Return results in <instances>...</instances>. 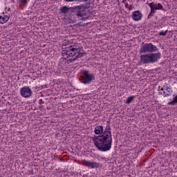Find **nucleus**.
Returning a JSON list of instances; mask_svg holds the SVG:
<instances>
[{
  "instance_id": "f257e3e1",
  "label": "nucleus",
  "mask_w": 177,
  "mask_h": 177,
  "mask_svg": "<svg viewBox=\"0 0 177 177\" xmlns=\"http://www.w3.org/2000/svg\"><path fill=\"white\" fill-rule=\"evenodd\" d=\"M95 135L91 138L94 145L100 151H109L113 145V138L111 136V127L110 124H106L105 129L102 125L96 126L94 129Z\"/></svg>"
},
{
  "instance_id": "f03ea898",
  "label": "nucleus",
  "mask_w": 177,
  "mask_h": 177,
  "mask_svg": "<svg viewBox=\"0 0 177 177\" xmlns=\"http://www.w3.org/2000/svg\"><path fill=\"white\" fill-rule=\"evenodd\" d=\"M140 53H148L140 56V63H141V64L157 63V62L161 59V53L158 52V48L151 43H142Z\"/></svg>"
},
{
  "instance_id": "7ed1b4c3",
  "label": "nucleus",
  "mask_w": 177,
  "mask_h": 177,
  "mask_svg": "<svg viewBox=\"0 0 177 177\" xmlns=\"http://www.w3.org/2000/svg\"><path fill=\"white\" fill-rule=\"evenodd\" d=\"M65 53L70 63H73L76 59H81L85 55L82 47L78 46H71Z\"/></svg>"
},
{
  "instance_id": "20e7f679",
  "label": "nucleus",
  "mask_w": 177,
  "mask_h": 177,
  "mask_svg": "<svg viewBox=\"0 0 177 177\" xmlns=\"http://www.w3.org/2000/svg\"><path fill=\"white\" fill-rule=\"evenodd\" d=\"M89 3H86V5L82 4L75 7H71L70 15L71 17H73V19H80V17L86 16V12H85V10H86V9H89Z\"/></svg>"
},
{
  "instance_id": "39448f33",
  "label": "nucleus",
  "mask_w": 177,
  "mask_h": 177,
  "mask_svg": "<svg viewBox=\"0 0 177 177\" xmlns=\"http://www.w3.org/2000/svg\"><path fill=\"white\" fill-rule=\"evenodd\" d=\"M82 75L80 77V81L82 84H84V85H89L92 82V81H95V74H89V71H82Z\"/></svg>"
},
{
  "instance_id": "423d86ee",
  "label": "nucleus",
  "mask_w": 177,
  "mask_h": 177,
  "mask_svg": "<svg viewBox=\"0 0 177 177\" xmlns=\"http://www.w3.org/2000/svg\"><path fill=\"white\" fill-rule=\"evenodd\" d=\"M20 93L22 97H30L32 95V91L30 86H25L21 88Z\"/></svg>"
},
{
  "instance_id": "0eeeda50",
  "label": "nucleus",
  "mask_w": 177,
  "mask_h": 177,
  "mask_svg": "<svg viewBox=\"0 0 177 177\" xmlns=\"http://www.w3.org/2000/svg\"><path fill=\"white\" fill-rule=\"evenodd\" d=\"M147 5L151 9V13H156V10H164L162 8V5L160 3H155L154 2L152 3H147Z\"/></svg>"
},
{
  "instance_id": "6e6552de",
  "label": "nucleus",
  "mask_w": 177,
  "mask_h": 177,
  "mask_svg": "<svg viewBox=\"0 0 177 177\" xmlns=\"http://www.w3.org/2000/svg\"><path fill=\"white\" fill-rule=\"evenodd\" d=\"M142 16V12L139 10L134 11L132 14V18L135 21H139V20H141Z\"/></svg>"
},
{
  "instance_id": "1a4fd4ad",
  "label": "nucleus",
  "mask_w": 177,
  "mask_h": 177,
  "mask_svg": "<svg viewBox=\"0 0 177 177\" xmlns=\"http://www.w3.org/2000/svg\"><path fill=\"white\" fill-rule=\"evenodd\" d=\"M84 165H86V167H91V168H99V163L96 162L84 160Z\"/></svg>"
},
{
  "instance_id": "9d476101",
  "label": "nucleus",
  "mask_w": 177,
  "mask_h": 177,
  "mask_svg": "<svg viewBox=\"0 0 177 177\" xmlns=\"http://www.w3.org/2000/svg\"><path fill=\"white\" fill-rule=\"evenodd\" d=\"M60 12L61 13H63V15H67L68 12H69V15H71V7H68L67 6H64L60 8Z\"/></svg>"
},
{
  "instance_id": "9b49d317",
  "label": "nucleus",
  "mask_w": 177,
  "mask_h": 177,
  "mask_svg": "<svg viewBox=\"0 0 177 177\" xmlns=\"http://www.w3.org/2000/svg\"><path fill=\"white\" fill-rule=\"evenodd\" d=\"M9 19H10V17L8 15H5L4 17L0 16V24H5V23L9 21Z\"/></svg>"
},
{
  "instance_id": "f8f14e48",
  "label": "nucleus",
  "mask_w": 177,
  "mask_h": 177,
  "mask_svg": "<svg viewBox=\"0 0 177 177\" xmlns=\"http://www.w3.org/2000/svg\"><path fill=\"white\" fill-rule=\"evenodd\" d=\"M165 89H166V92L163 91V95L165 97H167V96H171V95H172V89H171L169 86H166Z\"/></svg>"
},
{
  "instance_id": "ddd939ff",
  "label": "nucleus",
  "mask_w": 177,
  "mask_h": 177,
  "mask_svg": "<svg viewBox=\"0 0 177 177\" xmlns=\"http://www.w3.org/2000/svg\"><path fill=\"white\" fill-rule=\"evenodd\" d=\"M177 104V95L173 98L171 102L167 103L169 106H175Z\"/></svg>"
},
{
  "instance_id": "4468645a",
  "label": "nucleus",
  "mask_w": 177,
  "mask_h": 177,
  "mask_svg": "<svg viewBox=\"0 0 177 177\" xmlns=\"http://www.w3.org/2000/svg\"><path fill=\"white\" fill-rule=\"evenodd\" d=\"M134 97H135V95L129 97L125 102L126 104H129L133 100Z\"/></svg>"
},
{
  "instance_id": "2eb2a0df",
  "label": "nucleus",
  "mask_w": 177,
  "mask_h": 177,
  "mask_svg": "<svg viewBox=\"0 0 177 177\" xmlns=\"http://www.w3.org/2000/svg\"><path fill=\"white\" fill-rule=\"evenodd\" d=\"M167 32H168V30H167L165 32L161 31V32H159L158 35L165 36V35H167Z\"/></svg>"
},
{
  "instance_id": "dca6fc26",
  "label": "nucleus",
  "mask_w": 177,
  "mask_h": 177,
  "mask_svg": "<svg viewBox=\"0 0 177 177\" xmlns=\"http://www.w3.org/2000/svg\"><path fill=\"white\" fill-rule=\"evenodd\" d=\"M19 2L21 5H26V3H27V0H19Z\"/></svg>"
},
{
  "instance_id": "f3484780",
  "label": "nucleus",
  "mask_w": 177,
  "mask_h": 177,
  "mask_svg": "<svg viewBox=\"0 0 177 177\" xmlns=\"http://www.w3.org/2000/svg\"><path fill=\"white\" fill-rule=\"evenodd\" d=\"M154 12H151H151L149 14L147 19H150L151 17H152V16H153Z\"/></svg>"
},
{
  "instance_id": "a211bd4d",
  "label": "nucleus",
  "mask_w": 177,
  "mask_h": 177,
  "mask_svg": "<svg viewBox=\"0 0 177 177\" xmlns=\"http://www.w3.org/2000/svg\"><path fill=\"white\" fill-rule=\"evenodd\" d=\"M75 2H88V0H75Z\"/></svg>"
},
{
  "instance_id": "6ab92c4d",
  "label": "nucleus",
  "mask_w": 177,
  "mask_h": 177,
  "mask_svg": "<svg viewBox=\"0 0 177 177\" xmlns=\"http://www.w3.org/2000/svg\"><path fill=\"white\" fill-rule=\"evenodd\" d=\"M44 102L42 100V99H40L39 101V104H44Z\"/></svg>"
},
{
  "instance_id": "aec40b11",
  "label": "nucleus",
  "mask_w": 177,
  "mask_h": 177,
  "mask_svg": "<svg viewBox=\"0 0 177 177\" xmlns=\"http://www.w3.org/2000/svg\"><path fill=\"white\" fill-rule=\"evenodd\" d=\"M75 2V0H65V2Z\"/></svg>"
},
{
  "instance_id": "412c9836",
  "label": "nucleus",
  "mask_w": 177,
  "mask_h": 177,
  "mask_svg": "<svg viewBox=\"0 0 177 177\" xmlns=\"http://www.w3.org/2000/svg\"><path fill=\"white\" fill-rule=\"evenodd\" d=\"M129 10H132V5H130V6H129Z\"/></svg>"
},
{
  "instance_id": "4be33fe9",
  "label": "nucleus",
  "mask_w": 177,
  "mask_h": 177,
  "mask_svg": "<svg viewBox=\"0 0 177 177\" xmlns=\"http://www.w3.org/2000/svg\"><path fill=\"white\" fill-rule=\"evenodd\" d=\"M164 88H165V86H164L163 87H162V88H160V91H163V90H164Z\"/></svg>"
},
{
  "instance_id": "5701e85b",
  "label": "nucleus",
  "mask_w": 177,
  "mask_h": 177,
  "mask_svg": "<svg viewBox=\"0 0 177 177\" xmlns=\"http://www.w3.org/2000/svg\"><path fill=\"white\" fill-rule=\"evenodd\" d=\"M128 6H129V4H128V3H126V4H125V8H128Z\"/></svg>"
},
{
  "instance_id": "b1692460",
  "label": "nucleus",
  "mask_w": 177,
  "mask_h": 177,
  "mask_svg": "<svg viewBox=\"0 0 177 177\" xmlns=\"http://www.w3.org/2000/svg\"><path fill=\"white\" fill-rule=\"evenodd\" d=\"M83 18L82 19V20H85V18H84V17H82Z\"/></svg>"
},
{
  "instance_id": "393cba45",
  "label": "nucleus",
  "mask_w": 177,
  "mask_h": 177,
  "mask_svg": "<svg viewBox=\"0 0 177 177\" xmlns=\"http://www.w3.org/2000/svg\"><path fill=\"white\" fill-rule=\"evenodd\" d=\"M158 89H160V86L158 87Z\"/></svg>"
}]
</instances>
